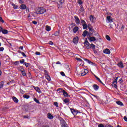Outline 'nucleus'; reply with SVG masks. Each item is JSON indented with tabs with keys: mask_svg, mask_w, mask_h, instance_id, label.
Returning <instances> with one entry per match:
<instances>
[{
	"mask_svg": "<svg viewBox=\"0 0 127 127\" xmlns=\"http://www.w3.org/2000/svg\"><path fill=\"white\" fill-rule=\"evenodd\" d=\"M60 124L62 127H68V124L63 119L60 120Z\"/></svg>",
	"mask_w": 127,
	"mask_h": 127,
	"instance_id": "nucleus-1",
	"label": "nucleus"
},
{
	"mask_svg": "<svg viewBox=\"0 0 127 127\" xmlns=\"http://www.w3.org/2000/svg\"><path fill=\"white\" fill-rule=\"evenodd\" d=\"M45 11H46L45 8L43 7L39 8L37 9V14H43Z\"/></svg>",
	"mask_w": 127,
	"mask_h": 127,
	"instance_id": "nucleus-2",
	"label": "nucleus"
},
{
	"mask_svg": "<svg viewBox=\"0 0 127 127\" xmlns=\"http://www.w3.org/2000/svg\"><path fill=\"white\" fill-rule=\"evenodd\" d=\"M70 111L72 114H73V116H77V115H78V113H79V111L76 110L73 108H70Z\"/></svg>",
	"mask_w": 127,
	"mask_h": 127,
	"instance_id": "nucleus-3",
	"label": "nucleus"
},
{
	"mask_svg": "<svg viewBox=\"0 0 127 127\" xmlns=\"http://www.w3.org/2000/svg\"><path fill=\"white\" fill-rule=\"evenodd\" d=\"M72 42L74 44H78L79 43V37L76 36L73 39Z\"/></svg>",
	"mask_w": 127,
	"mask_h": 127,
	"instance_id": "nucleus-4",
	"label": "nucleus"
},
{
	"mask_svg": "<svg viewBox=\"0 0 127 127\" xmlns=\"http://www.w3.org/2000/svg\"><path fill=\"white\" fill-rule=\"evenodd\" d=\"M85 61L87 62V63H89V64H90V65H93V66H96V64L93 63V62L90 61L88 59L84 58L83 59Z\"/></svg>",
	"mask_w": 127,
	"mask_h": 127,
	"instance_id": "nucleus-5",
	"label": "nucleus"
},
{
	"mask_svg": "<svg viewBox=\"0 0 127 127\" xmlns=\"http://www.w3.org/2000/svg\"><path fill=\"white\" fill-rule=\"evenodd\" d=\"M62 93H63V94L64 96L66 97L67 98H70V97H71V96L69 95L68 92H67V91H65L64 90H63L62 91Z\"/></svg>",
	"mask_w": 127,
	"mask_h": 127,
	"instance_id": "nucleus-6",
	"label": "nucleus"
},
{
	"mask_svg": "<svg viewBox=\"0 0 127 127\" xmlns=\"http://www.w3.org/2000/svg\"><path fill=\"white\" fill-rule=\"evenodd\" d=\"M82 36H83V37H86V36H91V35H90V34L89 33L86 31V30H85L83 34H82Z\"/></svg>",
	"mask_w": 127,
	"mask_h": 127,
	"instance_id": "nucleus-7",
	"label": "nucleus"
},
{
	"mask_svg": "<svg viewBox=\"0 0 127 127\" xmlns=\"http://www.w3.org/2000/svg\"><path fill=\"white\" fill-rule=\"evenodd\" d=\"M74 18L75 19V22H76V24H81V22L80 21V19L79 18L78 16H75Z\"/></svg>",
	"mask_w": 127,
	"mask_h": 127,
	"instance_id": "nucleus-8",
	"label": "nucleus"
},
{
	"mask_svg": "<svg viewBox=\"0 0 127 127\" xmlns=\"http://www.w3.org/2000/svg\"><path fill=\"white\" fill-rule=\"evenodd\" d=\"M89 35H90V36H92V35L96 31H95V30L93 28H91L89 27Z\"/></svg>",
	"mask_w": 127,
	"mask_h": 127,
	"instance_id": "nucleus-9",
	"label": "nucleus"
},
{
	"mask_svg": "<svg viewBox=\"0 0 127 127\" xmlns=\"http://www.w3.org/2000/svg\"><path fill=\"white\" fill-rule=\"evenodd\" d=\"M63 101L64 102V104H65L66 105H70V99L65 98L63 100Z\"/></svg>",
	"mask_w": 127,
	"mask_h": 127,
	"instance_id": "nucleus-10",
	"label": "nucleus"
},
{
	"mask_svg": "<svg viewBox=\"0 0 127 127\" xmlns=\"http://www.w3.org/2000/svg\"><path fill=\"white\" fill-rule=\"evenodd\" d=\"M0 32H2L3 34H7V33H8V31L7 30L3 29L2 27V29H0Z\"/></svg>",
	"mask_w": 127,
	"mask_h": 127,
	"instance_id": "nucleus-11",
	"label": "nucleus"
},
{
	"mask_svg": "<svg viewBox=\"0 0 127 127\" xmlns=\"http://www.w3.org/2000/svg\"><path fill=\"white\" fill-rule=\"evenodd\" d=\"M88 39L90 41V42H94V41H96V38L95 37L89 36Z\"/></svg>",
	"mask_w": 127,
	"mask_h": 127,
	"instance_id": "nucleus-12",
	"label": "nucleus"
},
{
	"mask_svg": "<svg viewBox=\"0 0 127 127\" xmlns=\"http://www.w3.org/2000/svg\"><path fill=\"white\" fill-rule=\"evenodd\" d=\"M103 53H105V54H110L111 53V51H110V49H105L103 51Z\"/></svg>",
	"mask_w": 127,
	"mask_h": 127,
	"instance_id": "nucleus-13",
	"label": "nucleus"
},
{
	"mask_svg": "<svg viewBox=\"0 0 127 127\" xmlns=\"http://www.w3.org/2000/svg\"><path fill=\"white\" fill-rule=\"evenodd\" d=\"M33 88L34 90L36 91V92H37L38 93H39L40 94L41 93V90H40V89L39 88V87L34 86Z\"/></svg>",
	"mask_w": 127,
	"mask_h": 127,
	"instance_id": "nucleus-14",
	"label": "nucleus"
},
{
	"mask_svg": "<svg viewBox=\"0 0 127 127\" xmlns=\"http://www.w3.org/2000/svg\"><path fill=\"white\" fill-rule=\"evenodd\" d=\"M93 88L95 91H98V90H99L100 88V87H99V86H98L97 84H94L93 85Z\"/></svg>",
	"mask_w": 127,
	"mask_h": 127,
	"instance_id": "nucleus-15",
	"label": "nucleus"
},
{
	"mask_svg": "<svg viewBox=\"0 0 127 127\" xmlns=\"http://www.w3.org/2000/svg\"><path fill=\"white\" fill-rule=\"evenodd\" d=\"M117 66H118V67H119L120 68H124V64L122 62L118 63L117 64Z\"/></svg>",
	"mask_w": 127,
	"mask_h": 127,
	"instance_id": "nucleus-16",
	"label": "nucleus"
},
{
	"mask_svg": "<svg viewBox=\"0 0 127 127\" xmlns=\"http://www.w3.org/2000/svg\"><path fill=\"white\" fill-rule=\"evenodd\" d=\"M107 19L109 22H113V18H112L111 16H107Z\"/></svg>",
	"mask_w": 127,
	"mask_h": 127,
	"instance_id": "nucleus-17",
	"label": "nucleus"
},
{
	"mask_svg": "<svg viewBox=\"0 0 127 127\" xmlns=\"http://www.w3.org/2000/svg\"><path fill=\"white\" fill-rule=\"evenodd\" d=\"M79 12H82V13H84V12H85V9H84V7L83 6V5L80 6V9Z\"/></svg>",
	"mask_w": 127,
	"mask_h": 127,
	"instance_id": "nucleus-18",
	"label": "nucleus"
},
{
	"mask_svg": "<svg viewBox=\"0 0 127 127\" xmlns=\"http://www.w3.org/2000/svg\"><path fill=\"white\" fill-rule=\"evenodd\" d=\"M47 118H48L49 120H52V119H53V115H51L50 113H48Z\"/></svg>",
	"mask_w": 127,
	"mask_h": 127,
	"instance_id": "nucleus-19",
	"label": "nucleus"
},
{
	"mask_svg": "<svg viewBox=\"0 0 127 127\" xmlns=\"http://www.w3.org/2000/svg\"><path fill=\"white\" fill-rule=\"evenodd\" d=\"M12 100L14 102V103H18V99H17L16 97L15 96L12 97Z\"/></svg>",
	"mask_w": 127,
	"mask_h": 127,
	"instance_id": "nucleus-20",
	"label": "nucleus"
},
{
	"mask_svg": "<svg viewBox=\"0 0 127 127\" xmlns=\"http://www.w3.org/2000/svg\"><path fill=\"white\" fill-rule=\"evenodd\" d=\"M59 3L60 5H62L65 3V0H59Z\"/></svg>",
	"mask_w": 127,
	"mask_h": 127,
	"instance_id": "nucleus-21",
	"label": "nucleus"
},
{
	"mask_svg": "<svg viewBox=\"0 0 127 127\" xmlns=\"http://www.w3.org/2000/svg\"><path fill=\"white\" fill-rule=\"evenodd\" d=\"M78 30H79V27H75L73 28V33H77V31H78Z\"/></svg>",
	"mask_w": 127,
	"mask_h": 127,
	"instance_id": "nucleus-22",
	"label": "nucleus"
},
{
	"mask_svg": "<svg viewBox=\"0 0 127 127\" xmlns=\"http://www.w3.org/2000/svg\"><path fill=\"white\" fill-rule=\"evenodd\" d=\"M24 65H25L26 68H28V67H30V63H29L24 62Z\"/></svg>",
	"mask_w": 127,
	"mask_h": 127,
	"instance_id": "nucleus-23",
	"label": "nucleus"
},
{
	"mask_svg": "<svg viewBox=\"0 0 127 127\" xmlns=\"http://www.w3.org/2000/svg\"><path fill=\"white\" fill-rule=\"evenodd\" d=\"M117 80H116V81H113V83H112L113 87L114 88H115L116 89H117Z\"/></svg>",
	"mask_w": 127,
	"mask_h": 127,
	"instance_id": "nucleus-24",
	"label": "nucleus"
},
{
	"mask_svg": "<svg viewBox=\"0 0 127 127\" xmlns=\"http://www.w3.org/2000/svg\"><path fill=\"white\" fill-rule=\"evenodd\" d=\"M20 8L21 9H22L23 10L25 9V8H26V5H24V4H21L20 5Z\"/></svg>",
	"mask_w": 127,
	"mask_h": 127,
	"instance_id": "nucleus-25",
	"label": "nucleus"
},
{
	"mask_svg": "<svg viewBox=\"0 0 127 127\" xmlns=\"http://www.w3.org/2000/svg\"><path fill=\"white\" fill-rule=\"evenodd\" d=\"M116 104H117V105H119V106H124V104H123V102L120 101H116Z\"/></svg>",
	"mask_w": 127,
	"mask_h": 127,
	"instance_id": "nucleus-26",
	"label": "nucleus"
},
{
	"mask_svg": "<svg viewBox=\"0 0 127 127\" xmlns=\"http://www.w3.org/2000/svg\"><path fill=\"white\" fill-rule=\"evenodd\" d=\"M46 30L47 31H50V30H51V28L50 27V26L47 25L46 26Z\"/></svg>",
	"mask_w": 127,
	"mask_h": 127,
	"instance_id": "nucleus-27",
	"label": "nucleus"
},
{
	"mask_svg": "<svg viewBox=\"0 0 127 127\" xmlns=\"http://www.w3.org/2000/svg\"><path fill=\"white\" fill-rule=\"evenodd\" d=\"M90 47L92 48V49H93V50H94V49H96V45L93 44H90Z\"/></svg>",
	"mask_w": 127,
	"mask_h": 127,
	"instance_id": "nucleus-28",
	"label": "nucleus"
},
{
	"mask_svg": "<svg viewBox=\"0 0 127 127\" xmlns=\"http://www.w3.org/2000/svg\"><path fill=\"white\" fill-rule=\"evenodd\" d=\"M12 6H13L14 9H17L18 8V6L15 5L14 3L12 4Z\"/></svg>",
	"mask_w": 127,
	"mask_h": 127,
	"instance_id": "nucleus-29",
	"label": "nucleus"
},
{
	"mask_svg": "<svg viewBox=\"0 0 127 127\" xmlns=\"http://www.w3.org/2000/svg\"><path fill=\"white\" fill-rule=\"evenodd\" d=\"M82 26L83 29H87V28H88V25L87 24H83Z\"/></svg>",
	"mask_w": 127,
	"mask_h": 127,
	"instance_id": "nucleus-30",
	"label": "nucleus"
},
{
	"mask_svg": "<svg viewBox=\"0 0 127 127\" xmlns=\"http://www.w3.org/2000/svg\"><path fill=\"white\" fill-rule=\"evenodd\" d=\"M4 85V82L1 81V82H0V89H1V88L3 87Z\"/></svg>",
	"mask_w": 127,
	"mask_h": 127,
	"instance_id": "nucleus-31",
	"label": "nucleus"
},
{
	"mask_svg": "<svg viewBox=\"0 0 127 127\" xmlns=\"http://www.w3.org/2000/svg\"><path fill=\"white\" fill-rule=\"evenodd\" d=\"M23 98L24 99H29V98H30V96L27 94H25L23 95Z\"/></svg>",
	"mask_w": 127,
	"mask_h": 127,
	"instance_id": "nucleus-32",
	"label": "nucleus"
},
{
	"mask_svg": "<svg viewBox=\"0 0 127 127\" xmlns=\"http://www.w3.org/2000/svg\"><path fill=\"white\" fill-rule=\"evenodd\" d=\"M22 76H23V77H25V76H26V73L25 72V70H23V71L21 72Z\"/></svg>",
	"mask_w": 127,
	"mask_h": 127,
	"instance_id": "nucleus-33",
	"label": "nucleus"
},
{
	"mask_svg": "<svg viewBox=\"0 0 127 127\" xmlns=\"http://www.w3.org/2000/svg\"><path fill=\"white\" fill-rule=\"evenodd\" d=\"M34 101L37 103V104H40V102H39V100L37 99H36V98H34Z\"/></svg>",
	"mask_w": 127,
	"mask_h": 127,
	"instance_id": "nucleus-34",
	"label": "nucleus"
},
{
	"mask_svg": "<svg viewBox=\"0 0 127 127\" xmlns=\"http://www.w3.org/2000/svg\"><path fill=\"white\" fill-rule=\"evenodd\" d=\"M54 35L55 36H58V35H59V31H56V32L54 33Z\"/></svg>",
	"mask_w": 127,
	"mask_h": 127,
	"instance_id": "nucleus-35",
	"label": "nucleus"
},
{
	"mask_svg": "<svg viewBox=\"0 0 127 127\" xmlns=\"http://www.w3.org/2000/svg\"><path fill=\"white\" fill-rule=\"evenodd\" d=\"M44 73H45V76H47V77H48V78H49V75H48V72H47L46 70H44Z\"/></svg>",
	"mask_w": 127,
	"mask_h": 127,
	"instance_id": "nucleus-36",
	"label": "nucleus"
},
{
	"mask_svg": "<svg viewBox=\"0 0 127 127\" xmlns=\"http://www.w3.org/2000/svg\"><path fill=\"white\" fill-rule=\"evenodd\" d=\"M19 71H20V72H22L23 71H24V69L23 67H22V66H20L19 67Z\"/></svg>",
	"mask_w": 127,
	"mask_h": 127,
	"instance_id": "nucleus-37",
	"label": "nucleus"
},
{
	"mask_svg": "<svg viewBox=\"0 0 127 127\" xmlns=\"http://www.w3.org/2000/svg\"><path fill=\"white\" fill-rule=\"evenodd\" d=\"M90 20L91 21H93L94 20V16H93V15H91L89 17Z\"/></svg>",
	"mask_w": 127,
	"mask_h": 127,
	"instance_id": "nucleus-38",
	"label": "nucleus"
},
{
	"mask_svg": "<svg viewBox=\"0 0 127 127\" xmlns=\"http://www.w3.org/2000/svg\"><path fill=\"white\" fill-rule=\"evenodd\" d=\"M78 2L80 5H82V4H83V1H82V0H78Z\"/></svg>",
	"mask_w": 127,
	"mask_h": 127,
	"instance_id": "nucleus-39",
	"label": "nucleus"
},
{
	"mask_svg": "<svg viewBox=\"0 0 127 127\" xmlns=\"http://www.w3.org/2000/svg\"><path fill=\"white\" fill-rule=\"evenodd\" d=\"M54 106H55L56 108H58V103L57 102H54Z\"/></svg>",
	"mask_w": 127,
	"mask_h": 127,
	"instance_id": "nucleus-40",
	"label": "nucleus"
},
{
	"mask_svg": "<svg viewBox=\"0 0 127 127\" xmlns=\"http://www.w3.org/2000/svg\"><path fill=\"white\" fill-rule=\"evenodd\" d=\"M106 38L107 40H108L109 41H110V40H111V37H110V36L107 35L106 36Z\"/></svg>",
	"mask_w": 127,
	"mask_h": 127,
	"instance_id": "nucleus-41",
	"label": "nucleus"
},
{
	"mask_svg": "<svg viewBox=\"0 0 127 127\" xmlns=\"http://www.w3.org/2000/svg\"><path fill=\"white\" fill-rule=\"evenodd\" d=\"M76 60H77L78 61H80L81 62L84 63V61L81 58H76Z\"/></svg>",
	"mask_w": 127,
	"mask_h": 127,
	"instance_id": "nucleus-42",
	"label": "nucleus"
},
{
	"mask_svg": "<svg viewBox=\"0 0 127 127\" xmlns=\"http://www.w3.org/2000/svg\"><path fill=\"white\" fill-rule=\"evenodd\" d=\"M18 63H19V61H15L14 62V65H15V66H18Z\"/></svg>",
	"mask_w": 127,
	"mask_h": 127,
	"instance_id": "nucleus-43",
	"label": "nucleus"
},
{
	"mask_svg": "<svg viewBox=\"0 0 127 127\" xmlns=\"http://www.w3.org/2000/svg\"><path fill=\"white\" fill-rule=\"evenodd\" d=\"M98 127H105V125H104V124H99L98 125Z\"/></svg>",
	"mask_w": 127,
	"mask_h": 127,
	"instance_id": "nucleus-44",
	"label": "nucleus"
},
{
	"mask_svg": "<svg viewBox=\"0 0 127 127\" xmlns=\"http://www.w3.org/2000/svg\"><path fill=\"white\" fill-rule=\"evenodd\" d=\"M81 23H82V25H83V24H87V23H86V21H85V20H81Z\"/></svg>",
	"mask_w": 127,
	"mask_h": 127,
	"instance_id": "nucleus-45",
	"label": "nucleus"
},
{
	"mask_svg": "<svg viewBox=\"0 0 127 127\" xmlns=\"http://www.w3.org/2000/svg\"><path fill=\"white\" fill-rule=\"evenodd\" d=\"M0 22H2V23H4V20H3L1 17H0Z\"/></svg>",
	"mask_w": 127,
	"mask_h": 127,
	"instance_id": "nucleus-46",
	"label": "nucleus"
},
{
	"mask_svg": "<svg viewBox=\"0 0 127 127\" xmlns=\"http://www.w3.org/2000/svg\"><path fill=\"white\" fill-rule=\"evenodd\" d=\"M118 82H119V84H122L123 82V78H120Z\"/></svg>",
	"mask_w": 127,
	"mask_h": 127,
	"instance_id": "nucleus-47",
	"label": "nucleus"
},
{
	"mask_svg": "<svg viewBox=\"0 0 127 127\" xmlns=\"http://www.w3.org/2000/svg\"><path fill=\"white\" fill-rule=\"evenodd\" d=\"M61 76H62V77H65V76H66L65 75V73H64V72H61Z\"/></svg>",
	"mask_w": 127,
	"mask_h": 127,
	"instance_id": "nucleus-48",
	"label": "nucleus"
},
{
	"mask_svg": "<svg viewBox=\"0 0 127 127\" xmlns=\"http://www.w3.org/2000/svg\"><path fill=\"white\" fill-rule=\"evenodd\" d=\"M24 61H25V60L23 59H22V60H20V63H21V64H22L24 63Z\"/></svg>",
	"mask_w": 127,
	"mask_h": 127,
	"instance_id": "nucleus-49",
	"label": "nucleus"
},
{
	"mask_svg": "<svg viewBox=\"0 0 127 127\" xmlns=\"http://www.w3.org/2000/svg\"><path fill=\"white\" fill-rule=\"evenodd\" d=\"M94 35H95V36H99V33H98V32H96V31H95V32L94 33Z\"/></svg>",
	"mask_w": 127,
	"mask_h": 127,
	"instance_id": "nucleus-50",
	"label": "nucleus"
},
{
	"mask_svg": "<svg viewBox=\"0 0 127 127\" xmlns=\"http://www.w3.org/2000/svg\"><path fill=\"white\" fill-rule=\"evenodd\" d=\"M84 44H86V45H90V43L88 41V40L85 41Z\"/></svg>",
	"mask_w": 127,
	"mask_h": 127,
	"instance_id": "nucleus-51",
	"label": "nucleus"
},
{
	"mask_svg": "<svg viewBox=\"0 0 127 127\" xmlns=\"http://www.w3.org/2000/svg\"><path fill=\"white\" fill-rule=\"evenodd\" d=\"M87 46H86L87 49H91V44L89 45H87Z\"/></svg>",
	"mask_w": 127,
	"mask_h": 127,
	"instance_id": "nucleus-52",
	"label": "nucleus"
},
{
	"mask_svg": "<svg viewBox=\"0 0 127 127\" xmlns=\"http://www.w3.org/2000/svg\"><path fill=\"white\" fill-rule=\"evenodd\" d=\"M83 72H84L85 73L87 74H88L89 73V70H88V69H84Z\"/></svg>",
	"mask_w": 127,
	"mask_h": 127,
	"instance_id": "nucleus-53",
	"label": "nucleus"
},
{
	"mask_svg": "<svg viewBox=\"0 0 127 127\" xmlns=\"http://www.w3.org/2000/svg\"><path fill=\"white\" fill-rule=\"evenodd\" d=\"M86 75H87L86 73H85L84 72V71H83V72L81 73V76H86Z\"/></svg>",
	"mask_w": 127,
	"mask_h": 127,
	"instance_id": "nucleus-54",
	"label": "nucleus"
},
{
	"mask_svg": "<svg viewBox=\"0 0 127 127\" xmlns=\"http://www.w3.org/2000/svg\"><path fill=\"white\" fill-rule=\"evenodd\" d=\"M91 96H93V97H94V98H96V99H99V96H98L97 95H95L94 94H91Z\"/></svg>",
	"mask_w": 127,
	"mask_h": 127,
	"instance_id": "nucleus-55",
	"label": "nucleus"
},
{
	"mask_svg": "<svg viewBox=\"0 0 127 127\" xmlns=\"http://www.w3.org/2000/svg\"><path fill=\"white\" fill-rule=\"evenodd\" d=\"M21 54L24 57H26V55H25V53H24V52H22Z\"/></svg>",
	"mask_w": 127,
	"mask_h": 127,
	"instance_id": "nucleus-56",
	"label": "nucleus"
},
{
	"mask_svg": "<svg viewBox=\"0 0 127 127\" xmlns=\"http://www.w3.org/2000/svg\"><path fill=\"white\" fill-rule=\"evenodd\" d=\"M4 50V48L3 47H0V51H3Z\"/></svg>",
	"mask_w": 127,
	"mask_h": 127,
	"instance_id": "nucleus-57",
	"label": "nucleus"
},
{
	"mask_svg": "<svg viewBox=\"0 0 127 127\" xmlns=\"http://www.w3.org/2000/svg\"><path fill=\"white\" fill-rule=\"evenodd\" d=\"M58 91H61L59 92V93H62V90L61 89V88H58L57 90V91L58 92Z\"/></svg>",
	"mask_w": 127,
	"mask_h": 127,
	"instance_id": "nucleus-58",
	"label": "nucleus"
},
{
	"mask_svg": "<svg viewBox=\"0 0 127 127\" xmlns=\"http://www.w3.org/2000/svg\"><path fill=\"white\" fill-rule=\"evenodd\" d=\"M123 119H124V121H125V122H127V118L126 116H124L123 117Z\"/></svg>",
	"mask_w": 127,
	"mask_h": 127,
	"instance_id": "nucleus-59",
	"label": "nucleus"
},
{
	"mask_svg": "<svg viewBox=\"0 0 127 127\" xmlns=\"http://www.w3.org/2000/svg\"><path fill=\"white\" fill-rule=\"evenodd\" d=\"M32 23H33V24L36 25V24H37V22H36L35 21H32Z\"/></svg>",
	"mask_w": 127,
	"mask_h": 127,
	"instance_id": "nucleus-60",
	"label": "nucleus"
},
{
	"mask_svg": "<svg viewBox=\"0 0 127 127\" xmlns=\"http://www.w3.org/2000/svg\"><path fill=\"white\" fill-rule=\"evenodd\" d=\"M56 64H57L58 65H61V63H60L59 61H58L56 63Z\"/></svg>",
	"mask_w": 127,
	"mask_h": 127,
	"instance_id": "nucleus-61",
	"label": "nucleus"
},
{
	"mask_svg": "<svg viewBox=\"0 0 127 127\" xmlns=\"http://www.w3.org/2000/svg\"><path fill=\"white\" fill-rule=\"evenodd\" d=\"M49 44H50V45H53V42H52V41H50L49 42Z\"/></svg>",
	"mask_w": 127,
	"mask_h": 127,
	"instance_id": "nucleus-62",
	"label": "nucleus"
},
{
	"mask_svg": "<svg viewBox=\"0 0 127 127\" xmlns=\"http://www.w3.org/2000/svg\"><path fill=\"white\" fill-rule=\"evenodd\" d=\"M36 55H40V52H35Z\"/></svg>",
	"mask_w": 127,
	"mask_h": 127,
	"instance_id": "nucleus-63",
	"label": "nucleus"
},
{
	"mask_svg": "<svg viewBox=\"0 0 127 127\" xmlns=\"http://www.w3.org/2000/svg\"><path fill=\"white\" fill-rule=\"evenodd\" d=\"M26 11H28V12H29V8H28V7H26Z\"/></svg>",
	"mask_w": 127,
	"mask_h": 127,
	"instance_id": "nucleus-64",
	"label": "nucleus"
}]
</instances>
